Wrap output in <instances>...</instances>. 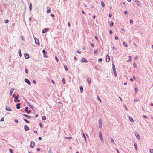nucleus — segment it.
<instances>
[{"label":"nucleus","instance_id":"1","mask_svg":"<svg viewBox=\"0 0 153 153\" xmlns=\"http://www.w3.org/2000/svg\"><path fill=\"white\" fill-rule=\"evenodd\" d=\"M99 136L101 141L103 142L104 140L102 137V134L101 132L100 131L99 132Z\"/></svg>","mask_w":153,"mask_h":153},{"label":"nucleus","instance_id":"2","mask_svg":"<svg viewBox=\"0 0 153 153\" xmlns=\"http://www.w3.org/2000/svg\"><path fill=\"white\" fill-rule=\"evenodd\" d=\"M19 97V95H18L17 96H15V100H14V102H19L20 101L18 99V98Z\"/></svg>","mask_w":153,"mask_h":153},{"label":"nucleus","instance_id":"3","mask_svg":"<svg viewBox=\"0 0 153 153\" xmlns=\"http://www.w3.org/2000/svg\"><path fill=\"white\" fill-rule=\"evenodd\" d=\"M98 126L100 128H102V122L100 120H98Z\"/></svg>","mask_w":153,"mask_h":153},{"label":"nucleus","instance_id":"4","mask_svg":"<svg viewBox=\"0 0 153 153\" xmlns=\"http://www.w3.org/2000/svg\"><path fill=\"white\" fill-rule=\"evenodd\" d=\"M134 2L137 4L138 6L140 7L141 6L142 4L139 1H138L137 0H135L134 1Z\"/></svg>","mask_w":153,"mask_h":153},{"label":"nucleus","instance_id":"5","mask_svg":"<svg viewBox=\"0 0 153 153\" xmlns=\"http://www.w3.org/2000/svg\"><path fill=\"white\" fill-rule=\"evenodd\" d=\"M110 60V57L108 55H107L106 57V61L107 62H109Z\"/></svg>","mask_w":153,"mask_h":153},{"label":"nucleus","instance_id":"6","mask_svg":"<svg viewBox=\"0 0 153 153\" xmlns=\"http://www.w3.org/2000/svg\"><path fill=\"white\" fill-rule=\"evenodd\" d=\"M25 82L27 83L28 85H30L31 83L29 80L25 78L24 80Z\"/></svg>","mask_w":153,"mask_h":153},{"label":"nucleus","instance_id":"7","mask_svg":"<svg viewBox=\"0 0 153 153\" xmlns=\"http://www.w3.org/2000/svg\"><path fill=\"white\" fill-rule=\"evenodd\" d=\"M34 40L35 41V43L36 44H38V45H40V43H39V41L38 39L35 38H34Z\"/></svg>","mask_w":153,"mask_h":153},{"label":"nucleus","instance_id":"8","mask_svg":"<svg viewBox=\"0 0 153 153\" xmlns=\"http://www.w3.org/2000/svg\"><path fill=\"white\" fill-rule=\"evenodd\" d=\"M5 109L6 110L8 111H12V110L10 108V107L8 106H6V107Z\"/></svg>","mask_w":153,"mask_h":153},{"label":"nucleus","instance_id":"9","mask_svg":"<svg viewBox=\"0 0 153 153\" xmlns=\"http://www.w3.org/2000/svg\"><path fill=\"white\" fill-rule=\"evenodd\" d=\"M24 56H25V58L26 59H27L29 58V55L28 54H27V53H25V54Z\"/></svg>","mask_w":153,"mask_h":153},{"label":"nucleus","instance_id":"10","mask_svg":"<svg viewBox=\"0 0 153 153\" xmlns=\"http://www.w3.org/2000/svg\"><path fill=\"white\" fill-rule=\"evenodd\" d=\"M81 62H85L86 63L88 61L85 58H83L82 59Z\"/></svg>","mask_w":153,"mask_h":153},{"label":"nucleus","instance_id":"11","mask_svg":"<svg viewBox=\"0 0 153 153\" xmlns=\"http://www.w3.org/2000/svg\"><path fill=\"white\" fill-rule=\"evenodd\" d=\"M47 12L48 13H49L51 12V8L49 7H47L46 8Z\"/></svg>","mask_w":153,"mask_h":153},{"label":"nucleus","instance_id":"12","mask_svg":"<svg viewBox=\"0 0 153 153\" xmlns=\"http://www.w3.org/2000/svg\"><path fill=\"white\" fill-rule=\"evenodd\" d=\"M135 135L137 137V138L139 140H140V136L138 134L137 132H135Z\"/></svg>","mask_w":153,"mask_h":153},{"label":"nucleus","instance_id":"13","mask_svg":"<svg viewBox=\"0 0 153 153\" xmlns=\"http://www.w3.org/2000/svg\"><path fill=\"white\" fill-rule=\"evenodd\" d=\"M112 68L114 73H115L116 72V69L115 65L114 63L112 64Z\"/></svg>","mask_w":153,"mask_h":153},{"label":"nucleus","instance_id":"14","mask_svg":"<svg viewBox=\"0 0 153 153\" xmlns=\"http://www.w3.org/2000/svg\"><path fill=\"white\" fill-rule=\"evenodd\" d=\"M35 145V143L33 141H31L30 143V146L32 148H33Z\"/></svg>","mask_w":153,"mask_h":153},{"label":"nucleus","instance_id":"15","mask_svg":"<svg viewBox=\"0 0 153 153\" xmlns=\"http://www.w3.org/2000/svg\"><path fill=\"white\" fill-rule=\"evenodd\" d=\"M24 129L25 131H27L29 130V128L27 126L25 125L24 126Z\"/></svg>","mask_w":153,"mask_h":153},{"label":"nucleus","instance_id":"16","mask_svg":"<svg viewBox=\"0 0 153 153\" xmlns=\"http://www.w3.org/2000/svg\"><path fill=\"white\" fill-rule=\"evenodd\" d=\"M48 30V29L46 28L42 30V33H45Z\"/></svg>","mask_w":153,"mask_h":153},{"label":"nucleus","instance_id":"17","mask_svg":"<svg viewBox=\"0 0 153 153\" xmlns=\"http://www.w3.org/2000/svg\"><path fill=\"white\" fill-rule=\"evenodd\" d=\"M87 82L89 85L91 82V80L90 78H88L87 79Z\"/></svg>","mask_w":153,"mask_h":153},{"label":"nucleus","instance_id":"18","mask_svg":"<svg viewBox=\"0 0 153 153\" xmlns=\"http://www.w3.org/2000/svg\"><path fill=\"white\" fill-rule=\"evenodd\" d=\"M20 104L17 103L16 105V107L17 109H19L20 108Z\"/></svg>","mask_w":153,"mask_h":153},{"label":"nucleus","instance_id":"19","mask_svg":"<svg viewBox=\"0 0 153 153\" xmlns=\"http://www.w3.org/2000/svg\"><path fill=\"white\" fill-rule=\"evenodd\" d=\"M13 91H14V89L13 88H11L10 90V94L11 96L12 95V93L13 92Z\"/></svg>","mask_w":153,"mask_h":153},{"label":"nucleus","instance_id":"20","mask_svg":"<svg viewBox=\"0 0 153 153\" xmlns=\"http://www.w3.org/2000/svg\"><path fill=\"white\" fill-rule=\"evenodd\" d=\"M129 119L130 121H131V122H133L134 121L132 117H131L129 116Z\"/></svg>","mask_w":153,"mask_h":153},{"label":"nucleus","instance_id":"21","mask_svg":"<svg viewBox=\"0 0 153 153\" xmlns=\"http://www.w3.org/2000/svg\"><path fill=\"white\" fill-rule=\"evenodd\" d=\"M23 115L26 117L27 118L29 119L31 118V117L30 116L27 115L25 114H24Z\"/></svg>","mask_w":153,"mask_h":153},{"label":"nucleus","instance_id":"22","mask_svg":"<svg viewBox=\"0 0 153 153\" xmlns=\"http://www.w3.org/2000/svg\"><path fill=\"white\" fill-rule=\"evenodd\" d=\"M42 52L44 55H45L47 53V52L44 50H43Z\"/></svg>","mask_w":153,"mask_h":153},{"label":"nucleus","instance_id":"23","mask_svg":"<svg viewBox=\"0 0 153 153\" xmlns=\"http://www.w3.org/2000/svg\"><path fill=\"white\" fill-rule=\"evenodd\" d=\"M81 93H82L83 92V88L82 86H81L80 88Z\"/></svg>","mask_w":153,"mask_h":153},{"label":"nucleus","instance_id":"24","mask_svg":"<svg viewBox=\"0 0 153 153\" xmlns=\"http://www.w3.org/2000/svg\"><path fill=\"white\" fill-rule=\"evenodd\" d=\"M19 54L20 56H22L21 53V51L20 49L19 50Z\"/></svg>","mask_w":153,"mask_h":153},{"label":"nucleus","instance_id":"25","mask_svg":"<svg viewBox=\"0 0 153 153\" xmlns=\"http://www.w3.org/2000/svg\"><path fill=\"white\" fill-rule=\"evenodd\" d=\"M134 147L135 149L137 151V146L136 143H134Z\"/></svg>","mask_w":153,"mask_h":153},{"label":"nucleus","instance_id":"26","mask_svg":"<svg viewBox=\"0 0 153 153\" xmlns=\"http://www.w3.org/2000/svg\"><path fill=\"white\" fill-rule=\"evenodd\" d=\"M29 9H30V11H31L32 10V4L31 3L29 5Z\"/></svg>","mask_w":153,"mask_h":153},{"label":"nucleus","instance_id":"27","mask_svg":"<svg viewBox=\"0 0 153 153\" xmlns=\"http://www.w3.org/2000/svg\"><path fill=\"white\" fill-rule=\"evenodd\" d=\"M42 118L43 120H45L46 119V117L45 116H43L42 117Z\"/></svg>","mask_w":153,"mask_h":153},{"label":"nucleus","instance_id":"28","mask_svg":"<svg viewBox=\"0 0 153 153\" xmlns=\"http://www.w3.org/2000/svg\"><path fill=\"white\" fill-rule=\"evenodd\" d=\"M28 108V107L26 106L25 108V111L26 112H27V109Z\"/></svg>","mask_w":153,"mask_h":153},{"label":"nucleus","instance_id":"29","mask_svg":"<svg viewBox=\"0 0 153 153\" xmlns=\"http://www.w3.org/2000/svg\"><path fill=\"white\" fill-rule=\"evenodd\" d=\"M123 44L124 46H125L126 47H127V45L126 43L125 42H123Z\"/></svg>","mask_w":153,"mask_h":153},{"label":"nucleus","instance_id":"30","mask_svg":"<svg viewBox=\"0 0 153 153\" xmlns=\"http://www.w3.org/2000/svg\"><path fill=\"white\" fill-rule=\"evenodd\" d=\"M124 108L125 109L126 111H128V108H127V107L125 105L124 106Z\"/></svg>","mask_w":153,"mask_h":153},{"label":"nucleus","instance_id":"31","mask_svg":"<svg viewBox=\"0 0 153 153\" xmlns=\"http://www.w3.org/2000/svg\"><path fill=\"white\" fill-rule=\"evenodd\" d=\"M83 136L85 140V141L86 142V137H85V135L84 134H83Z\"/></svg>","mask_w":153,"mask_h":153},{"label":"nucleus","instance_id":"32","mask_svg":"<svg viewBox=\"0 0 153 153\" xmlns=\"http://www.w3.org/2000/svg\"><path fill=\"white\" fill-rule=\"evenodd\" d=\"M101 5L102 6L104 7V6H105V4H104V3L103 2H101Z\"/></svg>","mask_w":153,"mask_h":153},{"label":"nucleus","instance_id":"33","mask_svg":"<svg viewBox=\"0 0 153 153\" xmlns=\"http://www.w3.org/2000/svg\"><path fill=\"white\" fill-rule=\"evenodd\" d=\"M64 68L65 69V70L66 71L68 70V68H67V66L66 65H65L64 66Z\"/></svg>","mask_w":153,"mask_h":153},{"label":"nucleus","instance_id":"34","mask_svg":"<svg viewBox=\"0 0 153 153\" xmlns=\"http://www.w3.org/2000/svg\"><path fill=\"white\" fill-rule=\"evenodd\" d=\"M62 82L64 84L65 83V78H63L62 80Z\"/></svg>","mask_w":153,"mask_h":153},{"label":"nucleus","instance_id":"35","mask_svg":"<svg viewBox=\"0 0 153 153\" xmlns=\"http://www.w3.org/2000/svg\"><path fill=\"white\" fill-rule=\"evenodd\" d=\"M97 98L98 100L99 101H100V102H101V101L100 98L98 96H97Z\"/></svg>","mask_w":153,"mask_h":153},{"label":"nucleus","instance_id":"36","mask_svg":"<svg viewBox=\"0 0 153 153\" xmlns=\"http://www.w3.org/2000/svg\"><path fill=\"white\" fill-rule=\"evenodd\" d=\"M65 138L66 139H72V137H65Z\"/></svg>","mask_w":153,"mask_h":153},{"label":"nucleus","instance_id":"37","mask_svg":"<svg viewBox=\"0 0 153 153\" xmlns=\"http://www.w3.org/2000/svg\"><path fill=\"white\" fill-rule=\"evenodd\" d=\"M150 153H153V149H150Z\"/></svg>","mask_w":153,"mask_h":153},{"label":"nucleus","instance_id":"38","mask_svg":"<svg viewBox=\"0 0 153 153\" xmlns=\"http://www.w3.org/2000/svg\"><path fill=\"white\" fill-rule=\"evenodd\" d=\"M139 101L138 99H134V102H138Z\"/></svg>","mask_w":153,"mask_h":153},{"label":"nucleus","instance_id":"39","mask_svg":"<svg viewBox=\"0 0 153 153\" xmlns=\"http://www.w3.org/2000/svg\"><path fill=\"white\" fill-rule=\"evenodd\" d=\"M98 53V51L97 50H96L94 51V54H96Z\"/></svg>","mask_w":153,"mask_h":153},{"label":"nucleus","instance_id":"40","mask_svg":"<svg viewBox=\"0 0 153 153\" xmlns=\"http://www.w3.org/2000/svg\"><path fill=\"white\" fill-rule=\"evenodd\" d=\"M28 103L29 104V105H28V106H29L31 108H32V107H33L32 106L31 104H30V103Z\"/></svg>","mask_w":153,"mask_h":153},{"label":"nucleus","instance_id":"41","mask_svg":"<svg viewBox=\"0 0 153 153\" xmlns=\"http://www.w3.org/2000/svg\"><path fill=\"white\" fill-rule=\"evenodd\" d=\"M25 72L26 73H27L28 72V70L27 69H26L25 70Z\"/></svg>","mask_w":153,"mask_h":153},{"label":"nucleus","instance_id":"42","mask_svg":"<svg viewBox=\"0 0 153 153\" xmlns=\"http://www.w3.org/2000/svg\"><path fill=\"white\" fill-rule=\"evenodd\" d=\"M111 142L113 143H114V140H113V139H112V138L111 137Z\"/></svg>","mask_w":153,"mask_h":153},{"label":"nucleus","instance_id":"43","mask_svg":"<svg viewBox=\"0 0 153 153\" xmlns=\"http://www.w3.org/2000/svg\"><path fill=\"white\" fill-rule=\"evenodd\" d=\"M24 121H25V122H26L27 123H29V122H28V121L27 120H26V119H24Z\"/></svg>","mask_w":153,"mask_h":153},{"label":"nucleus","instance_id":"44","mask_svg":"<svg viewBox=\"0 0 153 153\" xmlns=\"http://www.w3.org/2000/svg\"><path fill=\"white\" fill-rule=\"evenodd\" d=\"M98 61L99 62H102V59L101 58H100L99 59H98Z\"/></svg>","mask_w":153,"mask_h":153},{"label":"nucleus","instance_id":"45","mask_svg":"<svg viewBox=\"0 0 153 153\" xmlns=\"http://www.w3.org/2000/svg\"><path fill=\"white\" fill-rule=\"evenodd\" d=\"M129 58H130V59L129 60V62H130L131 61V58H132L131 56H129Z\"/></svg>","mask_w":153,"mask_h":153},{"label":"nucleus","instance_id":"46","mask_svg":"<svg viewBox=\"0 0 153 153\" xmlns=\"http://www.w3.org/2000/svg\"><path fill=\"white\" fill-rule=\"evenodd\" d=\"M15 122L16 123H18V121L17 120V119H15Z\"/></svg>","mask_w":153,"mask_h":153},{"label":"nucleus","instance_id":"47","mask_svg":"<svg viewBox=\"0 0 153 153\" xmlns=\"http://www.w3.org/2000/svg\"><path fill=\"white\" fill-rule=\"evenodd\" d=\"M55 58L57 62H58L59 61V60L57 58V57L56 56H55Z\"/></svg>","mask_w":153,"mask_h":153},{"label":"nucleus","instance_id":"48","mask_svg":"<svg viewBox=\"0 0 153 153\" xmlns=\"http://www.w3.org/2000/svg\"><path fill=\"white\" fill-rule=\"evenodd\" d=\"M58 104L60 105H62V104L61 102H59L58 103Z\"/></svg>","mask_w":153,"mask_h":153},{"label":"nucleus","instance_id":"49","mask_svg":"<svg viewBox=\"0 0 153 153\" xmlns=\"http://www.w3.org/2000/svg\"><path fill=\"white\" fill-rule=\"evenodd\" d=\"M113 22H111V23H110V25L111 26H113Z\"/></svg>","mask_w":153,"mask_h":153},{"label":"nucleus","instance_id":"50","mask_svg":"<svg viewBox=\"0 0 153 153\" xmlns=\"http://www.w3.org/2000/svg\"><path fill=\"white\" fill-rule=\"evenodd\" d=\"M37 150L38 151H39L40 150V148H38L37 149Z\"/></svg>","mask_w":153,"mask_h":153},{"label":"nucleus","instance_id":"51","mask_svg":"<svg viewBox=\"0 0 153 153\" xmlns=\"http://www.w3.org/2000/svg\"><path fill=\"white\" fill-rule=\"evenodd\" d=\"M143 117L144 118H148V117L146 115H144L143 116Z\"/></svg>","mask_w":153,"mask_h":153},{"label":"nucleus","instance_id":"52","mask_svg":"<svg viewBox=\"0 0 153 153\" xmlns=\"http://www.w3.org/2000/svg\"><path fill=\"white\" fill-rule=\"evenodd\" d=\"M39 126L41 128H42V123H40L39 124Z\"/></svg>","mask_w":153,"mask_h":153},{"label":"nucleus","instance_id":"53","mask_svg":"<svg viewBox=\"0 0 153 153\" xmlns=\"http://www.w3.org/2000/svg\"><path fill=\"white\" fill-rule=\"evenodd\" d=\"M77 52L79 54H80L81 53V52L78 50L77 51Z\"/></svg>","mask_w":153,"mask_h":153},{"label":"nucleus","instance_id":"54","mask_svg":"<svg viewBox=\"0 0 153 153\" xmlns=\"http://www.w3.org/2000/svg\"><path fill=\"white\" fill-rule=\"evenodd\" d=\"M8 22H9V20H6L5 23H7Z\"/></svg>","mask_w":153,"mask_h":153},{"label":"nucleus","instance_id":"55","mask_svg":"<svg viewBox=\"0 0 153 153\" xmlns=\"http://www.w3.org/2000/svg\"><path fill=\"white\" fill-rule=\"evenodd\" d=\"M110 34H112L113 33V32L111 30H110Z\"/></svg>","mask_w":153,"mask_h":153},{"label":"nucleus","instance_id":"56","mask_svg":"<svg viewBox=\"0 0 153 153\" xmlns=\"http://www.w3.org/2000/svg\"><path fill=\"white\" fill-rule=\"evenodd\" d=\"M133 21L132 20H130V22L131 24L133 23Z\"/></svg>","mask_w":153,"mask_h":153},{"label":"nucleus","instance_id":"57","mask_svg":"<svg viewBox=\"0 0 153 153\" xmlns=\"http://www.w3.org/2000/svg\"><path fill=\"white\" fill-rule=\"evenodd\" d=\"M33 83L34 84H36V81L35 80H33Z\"/></svg>","mask_w":153,"mask_h":153},{"label":"nucleus","instance_id":"58","mask_svg":"<svg viewBox=\"0 0 153 153\" xmlns=\"http://www.w3.org/2000/svg\"><path fill=\"white\" fill-rule=\"evenodd\" d=\"M38 139L39 140H42V138L41 137H39V138H38Z\"/></svg>","mask_w":153,"mask_h":153},{"label":"nucleus","instance_id":"59","mask_svg":"<svg viewBox=\"0 0 153 153\" xmlns=\"http://www.w3.org/2000/svg\"><path fill=\"white\" fill-rule=\"evenodd\" d=\"M114 73L115 76H117V74L116 73V72L115 73Z\"/></svg>","mask_w":153,"mask_h":153},{"label":"nucleus","instance_id":"60","mask_svg":"<svg viewBox=\"0 0 153 153\" xmlns=\"http://www.w3.org/2000/svg\"><path fill=\"white\" fill-rule=\"evenodd\" d=\"M124 13L125 14H127V13H128V12L127 11H125V12H124Z\"/></svg>","mask_w":153,"mask_h":153},{"label":"nucleus","instance_id":"61","mask_svg":"<svg viewBox=\"0 0 153 153\" xmlns=\"http://www.w3.org/2000/svg\"><path fill=\"white\" fill-rule=\"evenodd\" d=\"M51 16L52 17H54V14H51Z\"/></svg>","mask_w":153,"mask_h":153},{"label":"nucleus","instance_id":"62","mask_svg":"<svg viewBox=\"0 0 153 153\" xmlns=\"http://www.w3.org/2000/svg\"><path fill=\"white\" fill-rule=\"evenodd\" d=\"M130 80L131 81H133V78H131Z\"/></svg>","mask_w":153,"mask_h":153},{"label":"nucleus","instance_id":"63","mask_svg":"<svg viewBox=\"0 0 153 153\" xmlns=\"http://www.w3.org/2000/svg\"><path fill=\"white\" fill-rule=\"evenodd\" d=\"M95 39L97 40H98V39L97 38V36H95Z\"/></svg>","mask_w":153,"mask_h":153},{"label":"nucleus","instance_id":"64","mask_svg":"<svg viewBox=\"0 0 153 153\" xmlns=\"http://www.w3.org/2000/svg\"><path fill=\"white\" fill-rule=\"evenodd\" d=\"M10 153H12L13 152V151L11 149H10Z\"/></svg>","mask_w":153,"mask_h":153}]
</instances>
